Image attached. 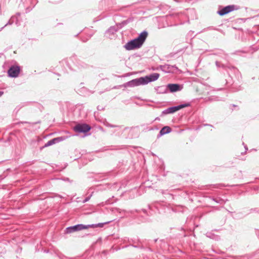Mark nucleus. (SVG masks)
I'll list each match as a JSON object with an SVG mask.
<instances>
[{
  "label": "nucleus",
  "instance_id": "nucleus-1",
  "mask_svg": "<svg viewBox=\"0 0 259 259\" xmlns=\"http://www.w3.org/2000/svg\"><path fill=\"white\" fill-rule=\"evenodd\" d=\"M148 36V33L146 31L142 32L139 36L127 43L124 47L127 50H132L139 48L142 46Z\"/></svg>",
  "mask_w": 259,
  "mask_h": 259
},
{
  "label": "nucleus",
  "instance_id": "nucleus-2",
  "mask_svg": "<svg viewBox=\"0 0 259 259\" xmlns=\"http://www.w3.org/2000/svg\"><path fill=\"white\" fill-rule=\"evenodd\" d=\"M104 223H99L97 225H84L78 224L74 226L68 227L66 228V233L67 234L71 233L74 232L80 231L83 230L88 229L90 228H95L97 227L102 228L104 226Z\"/></svg>",
  "mask_w": 259,
  "mask_h": 259
},
{
  "label": "nucleus",
  "instance_id": "nucleus-3",
  "mask_svg": "<svg viewBox=\"0 0 259 259\" xmlns=\"http://www.w3.org/2000/svg\"><path fill=\"white\" fill-rule=\"evenodd\" d=\"M90 129L91 127L87 124H78L74 127V130L78 133H85Z\"/></svg>",
  "mask_w": 259,
  "mask_h": 259
},
{
  "label": "nucleus",
  "instance_id": "nucleus-4",
  "mask_svg": "<svg viewBox=\"0 0 259 259\" xmlns=\"http://www.w3.org/2000/svg\"><path fill=\"white\" fill-rule=\"evenodd\" d=\"M20 71V68L19 66H13L9 69L8 73L10 76L12 77H16L19 75Z\"/></svg>",
  "mask_w": 259,
  "mask_h": 259
},
{
  "label": "nucleus",
  "instance_id": "nucleus-5",
  "mask_svg": "<svg viewBox=\"0 0 259 259\" xmlns=\"http://www.w3.org/2000/svg\"><path fill=\"white\" fill-rule=\"evenodd\" d=\"M236 9H237L234 5L228 6L219 11L218 13L220 15L223 16Z\"/></svg>",
  "mask_w": 259,
  "mask_h": 259
},
{
  "label": "nucleus",
  "instance_id": "nucleus-6",
  "mask_svg": "<svg viewBox=\"0 0 259 259\" xmlns=\"http://www.w3.org/2000/svg\"><path fill=\"white\" fill-rule=\"evenodd\" d=\"M129 83L131 85L138 86L140 85L146 84V81H145V77H142L135 79H133L130 81Z\"/></svg>",
  "mask_w": 259,
  "mask_h": 259
},
{
  "label": "nucleus",
  "instance_id": "nucleus-7",
  "mask_svg": "<svg viewBox=\"0 0 259 259\" xmlns=\"http://www.w3.org/2000/svg\"><path fill=\"white\" fill-rule=\"evenodd\" d=\"M159 76V74L158 73H153L150 76H146L145 77V81H146V84H147L149 82L157 80Z\"/></svg>",
  "mask_w": 259,
  "mask_h": 259
},
{
  "label": "nucleus",
  "instance_id": "nucleus-8",
  "mask_svg": "<svg viewBox=\"0 0 259 259\" xmlns=\"http://www.w3.org/2000/svg\"><path fill=\"white\" fill-rule=\"evenodd\" d=\"M187 106H188V105H187V104H184V105H181L176 106V107H172L169 108L167 109L168 112V113H174L183 108L187 107Z\"/></svg>",
  "mask_w": 259,
  "mask_h": 259
},
{
  "label": "nucleus",
  "instance_id": "nucleus-9",
  "mask_svg": "<svg viewBox=\"0 0 259 259\" xmlns=\"http://www.w3.org/2000/svg\"><path fill=\"white\" fill-rule=\"evenodd\" d=\"M168 88L171 92H174L179 90L180 86L177 84H169Z\"/></svg>",
  "mask_w": 259,
  "mask_h": 259
},
{
  "label": "nucleus",
  "instance_id": "nucleus-10",
  "mask_svg": "<svg viewBox=\"0 0 259 259\" xmlns=\"http://www.w3.org/2000/svg\"><path fill=\"white\" fill-rule=\"evenodd\" d=\"M171 132V128L170 127L168 126H165L163 127L161 131H160V134L161 135H164L165 134H168Z\"/></svg>",
  "mask_w": 259,
  "mask_h": 259
},
{
  "label": "nucleus",
  "instance_id": "nucleus-11",
  "mask_svg": "<svg viewBox=\"0 0 259 259\" xmlns=\"http://www.w3.org/2000/svg\"><path fill=\"white\" fill-rule=\"evenodd\" d=\"M58 141V138H55L53 140H51L49 141H48L45 145L44 147H48L51 145H52L53 144H54L56 143V141Z\"/></svg>",
  "mask_w": 259,
  "mask_h": 259
},
{
  "label": "nucleus",
  "instance_id": "nucleus-12",
  "mask_svg": "<svg viewBox=\"0 0 259 259\" xmlns=\"http://www.w3.org/2000/svg\"><path fill=\"white\" fill-rule=\"evenodd\" d=\"M4 94L3 92L0 91V97L2 96Z\"/></svg>",
  "mask_w": 259,
  "mask_h": 259
}]
</instances>
